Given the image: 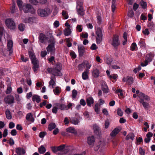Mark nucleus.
<instances>
[{
  "instance_id": "8fccbe9b",
  "label": "nucleus",
  "mask_w": 155,
  "mask_h": 155,
  "mask_svg": "<svg viewBox=\"0 0 155 155\" xmlns=\"http://www.w3.org/2000/svg\"><path fill=\"white\" fill-rule=\"evenodd\" d=\"M65 145L64 144H62L60 146L57 147V150L58 151H61L65 147Z\"/></svg>"
},
{
  "instance_id": "b1692460",
  "label": "nucleus",
  "mask_w": 155,
  "mask_h": 155,
  "mask_svg": "<svg viewBox=\"0 0 155 155\" xmlns=\"http://www.w3.org/2000/svg\"><path fill=\"white\" fill-rule=\"evenodd\" d=\"M66 130V132L68 133H71L75 134H77V131L74 128L71 127L67 128Z\"/></svg>"
},
{
  "instance_id": "13d9d810",
  "label": "nucleus",
  "mask_w": 155,
  "mask_h": 155,
  "mask_svg": "<svg viewBox=\"0 0 155 155\" xmlns=\"http://www.w3.org/2000/svg\"><path fill=\"white\" fill-rule=\"evenodd\" d=\"M133 79L131 77H128L127 78V83L129 84H131L133 83Z\"/></svg>"
},
{
  "instance_id": "e433bc0d",
  "label": "nucleus",
  "mask_w": 155,
  "mask_h": 155,
  "mask_svg": "<svg viewBox=\"0 0 155 155\" xmlns=\"http://www.w3.org/2000/svg\"><path fill=\"white\" fill-rule=\"evenodd\" d=\"M56 127V125L54 123H50L48 126V129L49 130L51 131Z\"/></svg>"
},
{
  "instance_id": "69168bd1",
  "label": "nucleus",
  "mask_w": 155,
  "mask_h": 155,
  "mask_svg": "<svg viewBox=\"0 0 155 155\" xmlns=\"http://www.w3.org/2000/svg\"><path fill=\"white\" fill-rule=\"evenodd\" d=\"M15 126V124L12 122H10L8 125L9 128L10 129H12Z\"/></svg>"
},
{
  "instance_id": "de8ad7c7",
  "label": "nucleus",
  "mask_w": 155,
  "mask_h": 155,
  "mask_svg": "<svg viewBox=\"0 0 155 155\" xmlns=\"http://www.w3.org/2000/svg\"><path fill=\"white\" fill-rule=\"evenodd\" d=\"M78 94V92L76 90L74 89L72 91V98L74 99L76 98Z\"/></svg>"
},
{
  "instance_id": "338daca9",
  "label": "nucleus",
  "mask_w": 155,
  "mask_h": 155,
  "mask_svg": "<svg viewBox=\"0 0 155 155\" xmlns=\"http://www.w3.org/2000/svg\"><path fill=\"white\" fill-rule=\"evenodd\" d=\"M47 54V52L46 51H42L41 52V56L42 58L45 57Z\"/></svg>"
},
{
  "instance_id": "f3484780",
  "label": "nucleus",
  "mask_w": 155,
  "mask_h": 155,
  "mask_svg": "<svg viewBox=\"0 0 155 155\" xmlns=\"http://www.w3.org/2000/svg\"><path fill=\"white\" fill-rule=\"evenodd\" d=\"M86 101L87 105L89 107H91V105L94 102V100L92 97H87L86 99Z\"/></svg>"
},
{
  "instance_id": "72a5a7b5",
  "label": "nucleus",
  "mask_w": 155,
  "mask_h": 155,
  "mask_svg": "<svg viewBox=\"0 0 155 155\" xmlns=\"http://www.w3.org/2000/svg\"><path fill=\"white\" fill-rule=\"evenodd\" d=\"M53 91L55 94L58 95L61 92V88L58 86L56 87L55 89L53 90Z\"/></svg>"
},
{
  "instance_id": "a878e982",
  "label": "nucleus",
  "mask_w": 155,
  "mask_h": 155,
  "mask_svg": "<svg viewBox=\"0 0 155 155\" xmlns=\"http://www.w3.org/2000/svg\"><path fill=\"white\" fill-rule=\"evenodd\" d=\"M70 122L72 124L77 125L79 123V119L77 118H71L70 120Z\"/></svg>"
},
{
  "instance_id": "dca6fc26",
  "label": "nucleus",
  "mask_w": 155,
  "mask_h": 155,
  "mask_svg": "<svg viewBox=\"0 0 155 155\" xmlns=\"http://www.w3.org/2000/svg\"><path fill=\"white\" fill-rule=\"evenodd\" d=\"M38 38L40 41L42 43H45L47 40V37L43 33H41L40 34Z\"/></svg>"
},
{
  "instance_id": "f03ea898",
  "label": "nucleus",
  "mask_w": 155,
  "mask_h": 155,
  "mask_svg": "<svg viewBox=\"0 0 155 155\" xmlns=\"http://www.w3.org/2000/svg\"><path fill=\"white\" fill-rule=\"evenodd\" d=\"M96 34L97 35L96 37V43L97 44H99L102 41L103 37L102 29L100 28H97Z\"/></svg>"
},
{
  "instance_id": "c85d7f7f",
  "label": "nucleus",
  "mask_w": 155,
  "mask_h": 155,
  "mask_svg": "<svg viewBox=\"0 0 155 155\" xmlns=\"http://www.w3.org/2000/svg\"><path fill=\"white\" fill-rule=\"evenodd\" d=\"M33 101H36L37 103H39L41 101L40 97L37 95H34L32 97Z\"/></svg>"
},
{
  "instance_id": "ea45409f",
  "label": "nucleus",
  "mask_w": 155,
  "mask_h": 155,
  "mask_svg": "<svg viewBox=\"0 0 155 155\" xmlns=\"http://www.w3.org/2000/svg\"><path fill=\"white\" fill-rule=\"evenodd\" d=\"M140 5L142 6L143 9H145L146 8L147 4L146 2L143 0H141L140 2Z\"/></svg>"
},
{
  "instance_id": "4be33fe9",
  "label": "nucleus",
  "mask_w": 155,
  "mask_h": 155,
  "mask_svg": "<svg viewBox=\"0 0 155 155\" xmlns=\"http://www.w3.org/2000/svg\"><path fill=\"white\" fill-rule=\"evenodd\" d=\"M140 102L142 104V105L145 110H148L149 107L150 105L148 103L144 101V100L141 99L139 100Z\"/></svg>"
},
{
  "instance_id": "a211bd4d",
  "label": "nucleus",
  "mask_w": 155,
  "mask_h": 155,
  "mask_svg": "<svg viewBox=\"0 0 155 155\" xmlns=\"http://www.w3.org/2000/svg\"><path fill=\"white\" fill-rule=\"evenodd\" d=\"M101 89L103 91V93L107 94L109 92V89L107 84L104 83L102 84L101 86Z\"/></svg>"
},
{
  "instance_id": "bb28decb",
  "label": "nucleus",
  "mask_w": 155,
  "mask_h": 155,
  "mask_svg": "<svg viewBox=\"0 0 155 155\" xmlns=\"http://www.w3.org/2000/svg\"><path fill=\"white\" fill-rule=\"evenodd\" d=\"M120 131V130L117 128H116L114 129L110 134V135L111 137H114Z\"/></svg>"
},
{
  "instance_id": "0eeeda50",
  "label": "nucleus",
  "mask_w": 155,
  "mask_h": 155,
  "mask_svg": "<svg viewBox=\"0 0 155 155\" xmlns=\"http://www.w3.org/2000/svg\"><path fill=\"white\" fill-rule=\"evenodd\" d=\"M22 9L25 13H27L29 12L33 14L35 12L34 8L30 4H27L22 8Z\"/></svg>"
},
{
  "instance_id": "aec40b11",
  "label": "nucleus",
  "mask_w": 155,
  "mask_h": 155,
  "mask_svg": "<svg viewBox=\"0 0 155 155\" xmlns=\"http://www.w3.org/2000/svg\"><path fill=\"white\" fill-rule=\"evenodd\" d=\"M147 26L152 31H155V24L152 21L148 22Z\"/></svg>"
},
{
  "instance_id": "f704fd0d",
  "label": "nucleus",
  "mask_w": 155,
  "mask_h": 155,
  "mask_svg": "<svg viewBox=\"0 0 155 155\" xmlns=\"http://www.w3.org/2000/svg\"><path fill=\"white\" fill-rule=\"evenodd\" d=\"M71 33V30L69 28H68L64 30V34L66 36L70 35Z\"/></svg>"
},
{
  "instance_id": "cd10ccee",
  "label": "nucleus",
  "mask_w": 155,
  "mask_h": 155,
  "mask_svg": "<svg viewBox=\"0 0 155 155\" xmlns=\"http://www.w3.org/2000/svg\"><path fill=\"white\" fill-rule=\"evenodd\" d=\"M88 71L87 69H85V71L82 73V76L83 80H86L89 77L87 74Z\"/></svg>"
},
{
  "instance_id": "09e8293b",
  "label": "nucleus",
  "mask_w": 155,
  "mask_h": 155,
  "mask_svg": "<svg viewBox=\"0 0 155 155\" xmlns=\"http://www.w3.org/2000/svg\"><path fill=\"white\" fill-rule=\"evenodd\" d=\"M62 14L65 19H67L68 18V15L67 14V12L65 11H62Z\"/></svg>"
},
{
  "instance_id": "052dcab7",
  "label": "nucleus",
  "mask_w": 155,
  "mask_h": 155,
  "mask_svg": "<svg viewBox=\"0 0 155 155\" xmlns=\"http://www.w3.org/2000/svg\"><path fill=\"white\" fill-rule=\"evenodd\" d=\"M142 33L144 35H149L150 34V32L148 28H146L143 31Z\"/></svg>"
},
{
  "instance_id": "20e7f679",
  "label": "nucleus",
  "mask_w": 155,
  "mask_h": 155,
  "mask_svg": "<svg viewBox=\"0 0 155 155\" xmlns=\"http://www.w3.org/2000/svg\"><path fill=\"white\" fill-rule=\"evenodd\" d=\"M49 41L51 43L47 47L46 49L48 52H52L55 49L54 39L53 36L51 37V38Z\"/></svg>"
},
{
  "instance_id": "7ed1b4c3",
  "label": "nucleus",
  "mask_w": 155,
  "mask_h": 155,
  "mask_svg": "<svg viewBox=\"0 0 155 155\" xmlns=\"http://www.w3.org/2000/svg\"><path fill=\"white\" fill-rule=\"evenodd\" d=\"M49 9L48 8H39L37 10L38 14L41 17H45L48 16L49 14Z\"/></svg>"
},
{
  "instance_id": "1a4fd4ad",
  "label": "nucleus",
  "mask_w": 155,
  "mask_h": 155,
  "mask_svg": "<svg viewBox=\"0 0 155 155\" xmlns=\"http://www.w3.org/2000/svg\"><path fill=\"white\" fill-rule=\"evenodd\" d=\"M94 132L98 137H100L101 136V131L100 128L97 124L93 125Z\"/></svg>"
},
{
  "instance_id": "603ef678",
  "label": "nucleus",
  "mask_w": 155,
  "mask_h": 155,
  "mask_svg": "<svg viewBox=\"0 0 155 155\" xmlns=\"http://www.w3.org/2000/svg\"><path fill=\"white\" fill-rule=\"evenodd\" d=\"M21 59L22 61L24 62H26L28 60V59L27 58H25L23 54H21Z\"/></svg>"
},
{
  "instance_id": "37998d69",
  "label": "nucleus",
  "mask_w": 155,
  "mask_h": 155,
  "mask_svg": "<svg viewBox=\"0 0 155 155\" xmlns=\"http://www.w3.org/2000/svg\"><path fill=\"white\" fill-rule=\"evenodd\" d=\"M84 62H85L84 66H86V69L88 70L90 69L91 67V64H90L89 62L86 61H84Z\"/></svg>"
},
{
  "instance_id": "9b49d317",
  "label": "nucleus",
  "mask_w": 155,
  "mask_h": 155,
  "mask_svg": "<svg viewBox=\"0 0 155 155\" xmlns=\"http://www.w3.org/2000/svg\"><path fill=\"white\" fill-rule=\"evenodd\" d=\"M7 50L9 52L10 55L13 52L12 47L13 46V42L12 40H9L7 43Z\"/></svg>"
},
{
  "instance_id": "4d7b16f0",
  "label": "nucleus",
  "mask_w": 155,
  "mask_h": 155,
  "mask_svg": "<svg viewBox=\"0 0 155 155\" xmlns=\"http://www.w3.org/2000/svg\"><path fill=\"white\" fill-rule=\"evenodd\" d=\"M29 2L31 4L35 5H38V2L37 0H29Z\"/></svg>"
},
{
  "instance_id": "58836bf2",
  "label": "nucleus",
  "mask_w": 155,
  "mask_h": 155,
  "mask_svg": "<svg viewBox=\"0 0 155 155\" xmlns=\"http://www.w3.org/2000/svg\"><path fill=\"white\" fill-rule=\"evenodd\" d=\"M84 63L85 62L83 61L81 64H79L78 66L79 70L81 71H82L83 70L84 68Z\"/></svg>"
},
{
  "instance_id": "9d476101",
  "label": "nucleus",
  "mask_w": 155,
  "mask_h": 155,
  "mask_svg": "<svg viewBox=\"0 0 155 155\" xmlns=\"http://www.w3.org/2000/svg\"><path fill=\"white\" fill-rule=\"evenodd\" d=\"M5 102L7 104H13L15 102L14 98L12 95H8L4 98Z\"/></svg>"
},
{
  "instance_id": "3c124183",
  "label": "nucleus",
  "mask_w": 155,
  "mask_h": 155,
  "mask_svg": "<svg viewBox=\"0 0 155 155\" xmlns=\"http://www.w3.org/2000/svg\"><path fill=\"white\" fill-rule=\"evenodd\" d=\"M136 47H137L136 44L135 42L133 43L130 46L131 50L132 51H134Z\"/></svg>"
},
{
  "instance_id": "c9c22d12",
  "label": "nucleus",
  "mask_w": 155,
  "mask_h": 155,
  "mask_svg": "<svg viewBox=\"0 0 155 155\" xmlns=\"http://www.w3.org/2000/svg\"><path fill=\"white\" fill-rule=\"evenodd\" d=\"M153 56V54H147L146 56V60L148 62H150L152 61V58Z\"/></svg>"
},
{
  "instance_id": "f257e3e1",
  "label": "nucleus",
  "mask_w": 155,
  "mask_h": 155,
  "mask_svg": "<svg viewBox=\"0 0 155 155\" xmlns=\"http://www.w3.org/2000/svg\"><path fill=\"white\" fill-rule=\"evenodd\" d=\"M62 69V66L60 63L58 62L53 68H48L47 71L48 72L54 76H61L62 74L61 71Z\"/></svg>"
},
{
  "instance_id": "a19ab883",
  "label": "nucleus",
  "mask_w": 155,
  "mask_h": 155,
  "mask_svg": "<svg viewBox=\"0 0 155 155\" xmlns=\"http://www.w3.org/2000/svg\"><path fill=\"white\" fill-rule=\"evenodd\" d=\"M25 28V25L22 23H21L18 25V29L21 31H23Z\"/></svg>"
},
{
  "instance_id": "2f4dec72",
  "label": "nucleus",
  "mask_w": 155,
  "mask_h": 155,
  "mask_svg": "<svg viewBox=\"0 0 155 155\" xmlns=\"http://www.w3.org/2000/svg\"><path fill=\"white\" fill-rule=\"evenodd\" d=\"M38 151L40 153L43 154L46 152V149L43 146V145H41L39 148H38Z\"/></svg>"
},
{
  "instance_id": "79ce46f5",
  "label": "nucleus",
  "mask_w": 155,
  "mask_h": 155,
  "mask_svg": "<svg viewBox=\"0 0 155 155\" xmlns=\"http://www.w3.org/2000/svg\"><path fill=\"white\" fill-rule=\"evenodd\" d=\"M99 104L97 103L95 104L94 107V110L97 114H98L99 113L100 108L99 107Z\"/></svg>"
},
{
  "instance_id": "6ab92c4d",
  "label": "nucleus",
  "mask_w": 155,
  "mask_h": 155,
  "mask_svg": "<svg viewBox=\"0 0 155 155\" xmlns=\"http://www.w3.org/2000/svg\"><path fill=\"white\" fill-rule=\"evenodd\" d=\"M56 106L58 107V109L61 110H66L67 109V105L61 103H56Z\"/></svg>"
},
{
  "instance_id": "a18cd8bd",
  "label": "nucleus",
  "mask_w": 155,
  "mask_h": 155,
  "mask_svg": "<svg viewBox=\"0 0 155 155\" xmlns=\"http://www.w3.org/2000/svg\"><path fill=\"white\" fill-rule=\"evenodd\" d=\"M70 38H66L65 40L66 41L67 43V46L68 47H70L72 46V43L70 42L71 40H70ZM71 40H72V39L71 38Z\"/></svg>"
},
{
  "instance_id": "423d86ee",
  "label": "nucleus",
  "mask_w": 155,
  "mask_h": 155,
  "mask_svg": "<svg viewBox=\"0 0 155 155\" xmlns=\"http://www.w3.org/2000/svg\"><path fill=\"white\" fill-rule=\"evenodd\" d=\"M120 44V41L119 40L118 37L116 35L114 36L111 45L115 49L117 50V47Z\"/></svg>"
},
{
  "instance_id": "6e6552de",
  "label": "nucleus",
  "mask_w": 155,
  "mask_h": 155,
  "mask_svg": "<svg viewBox=\"0 0 155 155\" xmlns=\"http://www.w3.org/2000/svg\"><path fill=\"white\" fill-rule=\"evenodd\" d=\"M5 24L7 27L10 29H14L15 27L14 22L11 19H7L5 20Z\"/></svg>"
},
{
  "instance_id": "5701e85b",
  "label": "nucleus",
  "mask_w": 155,
  "mask_h": 155,
  "mask_svg": "<svg viewBox=\"0 0 155 155\" xmlns=\"http://www.w3.org/2000/svg\"><path fill=\"white\" fill-rule=\"evenodd\" d=\"M94 141V138L93 136H92L91 137H89L87 138V142L89 145L93 144Z\"/></svg>"
},
{
  "instance_id": "4468645a",
  "label": "nucleus",
  "mask_w": 155,
  "mask_h": 155,
  "mask_svg": "<svg viewBox=\"0 0 155 155\" xmlns=\"http://www.w3.org/2000/svg\"><path fill=\"white\" fill-rule=\"evenodd\" d=\"M15 152L18 155H22L25 154V151L24 149L19 147L16 148Z\"/></svg>"
},
{
  "instance_id": "39448f33",
  "label": "nucleus",
  "mask_w": 155,
  "mask_h": 155,
  "mask_svg": "<svg viewBox=\"0 0 155 155\" xmlns=\"http://www.w3.org/2000/svg\"><path fill=\"white\" fill-rule=\"evenodd\" d=\"M77 11L79 15L83 16L84 14V9L83 7V4L81 2H78L77 3Z\"/></svg>"
},
{
  "instance_id": "6e6d98bb",
  "label": "nucleus",
  "mask_w": 155,
  "mask_h": 155,
  "mask_svg": "<svg viewBox=\"0 0 155 155\" xmlns=\"http://www.w3.org/2000/svg\"><path fill=\"white\" fill-rule=\"evenodd\" d=\"M7 143H9L10 146H12L14 144L15 142L13 138L11 137L9 139V140Z\"/></svg>"
},
{
  "instance_id": "774afa93",
  "label": "nucleus",
  "mask_w": 155,
  "mask_h": 155,
  "mask_svg": "<svg viewBox=\"0 0 155 155\" xmlns=\"http://www.w3.org/2000/svg\"><path fill=\"white\" fill-rule=\"evenodd\" d=\"M97 47L96 45L95 44H93L91 47V49L92 50H94L97 49Z\"/></svg>"
},
{
  "instance_id": "2eb2a0df",
  "label": "nucleus",
  "mask_w": 155,
  "mask_h": 155,
  "mask_svg": "<svg viewBox=\"0 0 155 155\" xmlns=\"http://www.w3.org/2000/svg\"><path fill=\"white\" fill-rule=\"evenodd\" d=\"M83 46H78V50L79 53V56L80 57H82L84 53L85 50Z\"/></svg>"
},
{
  "instance_id": "680f3d73",
  "label": "nucleus",
  "mask_w": 155,
  "mask_h": 155,
  "mask_svg": "<svg viewBox=\"0 0 155 155\" xmlns=\"http://www.w3.org/2000/svg\"><path fill=\"white\" fill-rule=\"evenodd\" d=\"M105 128L106 129L107 128L110 124L109 120H107L105 121Z\"/></svg>"
},
{
  "instance_id": "c03bdc74",
  "label": "nucleus",
  "mask_w": 155,
  "mask_h": 155,
  "mask_svg": "<svg viewBox=\"0 0 155 155\" xmlns=\"http://www.w3.org/2000/svg\"><path fill=\"white\" fill-rule=\"evenodd\" d=\"M49 85H51L52 86V88H53L54 86H55L56 84L54 80L51 78V80L49 82Z\"/></svg>"
},
{
  "instance_id": "c756f323",
  "label": "nucleus",
  "mask_w": 155,
  "mask_h": 155,
  "mask_svg": "<svg viewBox=\"0 0 155 155\" xmlns=\"http://www.w3.org/2000/svg\"><path fill=\"white\" fill-rule=\"evenodd\" d=\"M134 135L133 133L131 132L129 133L126 137V140H128L130 139L133 140L134 139Z\"/></svg>"
},
{
  "instance_id": "473e14b6",
  "label": "nucleus",
  "mask_w": 155,
  "mask_h": 155,
  "mask_svg": "<svg viewBox=\"0 0 155 155\" xmlns=\"http://www.w3.org/2000/svg\"><path fill=\"white\" fill-rule=\"evenodd\" d=\"M6 117L7 118L8 120L12 119V114L10 110L8 109L7 110L5 111Z\"/></svg>"
},
{
  "instance_id": "5fc2aeb1",
  "label": "nucleus",
  "mask_w": 155,
  "mask_h": 155,
  "mask_svg": "<svg viewBox=\"0 0 155 155\" xmlns=\"http://www.w3.org/2000/svg\"><path fill=\"white\" fill-rule=\"evenodd\" d=\"M76 28L78 32H81L82 31V26L81 25H78L77 26Z\"/></svg>"
},
{
  "instance_id": "bf43d9fd",
  "label": "nucleus",
  "mask_w": 155,
  "mask_h": 155,
  "mask_svg": "<svg viewBox=\"0 0 155 155\" xmlns=\"http://www.w3.org/2000/svg\"><path fill=\"white\" fill-rule=\"evenodd\" d=\"M117 114L120 116H122L123 115V112L120 108L117 109Z\"/></svg>"
},
{
  "instance_id": "f8f14e48",
  "label": "nucleus",
  "mask_w": 155,
  "mask_h": 155,
  "mask_svg": "<svg viewBox=\"0 0 155 155\" xmlns=\"http://www.w3.org/2000/svg\"><path fill=\"white\" fill-rule=\"evenodd\" d=\"M31 63L33 65V68L34 71L35 72L37 71L39 67V63L38 61L36 59L33 60L31 61Z\"/></svg>"
},
{
  "instance_id": "412c9836",
  "label": "nucleus",
  "mask_w": 155,
  "mask_h": 155,
  "mask_svg": "<svg viewBox=\"0 0 155 155\" xmlns=\"http://www.w3.org/2000/svg\"><path fill=\"white\" fill-rule=\"evenodd\" d=\"M26 119L28 121H31L32 122H33L34 121V119L31 113H29L26 115Z\"/></svg>"
},
{
  "instance_id": "4c0bfd02",
  "label": "nucleus",
  "mask_w": 155,
  "mask_h": 155,
  "mask_svg": "<svg viewBox=\"0 0 155 155\" xmlns=\"http://www.w3.org/2000/svg\"><path fill=\"white\" fill-rule=\"evenodd\" d=\"M17 3L20 10H22V2L21 0H17Z\"/></svg>"
},
{
  "instance_id": "ddd939ff",
  "label": "nucleus",
  "mask_w": 155,
  "mask_h": 155,
  "mask_svg": "<svg viewBox=\"0 0 155 155\" xmlns=\"http://www.w3.org/2000/svg\"><path fill=\"white\" fill-rule=\"evenodd\" d=\"M138 96L140 98V100H141V99L144 100L149 101L150 100V97L149 96L142 92L140 93L138 95Z\"/></svg>"
},
{
  "instance_id": "864d4df0",
  "label": "nucleus",
  "mask_w": 155,
  "mask_h": 155,
  "mask_svg": "<svg viewBox=\"0 0 155 155\" xmlns=\"http://www.w3.org/2000/svg\"><path fill=\"white\" fill-rule=\"evenodd\" d=\"M112 11L113 12H114L116 8V6L115 5V2H114V0H113L112 2V5H111Z\"/></svg>"
},
{
  "instance_id": "e2e57ef3",
  "label": "nucleus",
  "mask_w": 155,
  "mask_h": 155,
  "mask_svg": "<svg viewBox=\"0 0 155 155\" xmlns=\"http://www.w3.org/2000/svg\"><path fill=\"white\" fill-rule=\"evenodd\" d=\"M128 15L130 18H132L134 15V12L132 10L129 11L128 13Z\"/></svg>"
},
{
  "instance_id": "393cba45",
  "label": "nucleus",
  "mask_w": 155,
  "mask_h": 155,
  "mask_svg": "<svg viewBox=\"0 0 155 155\" xmlns=\"http://www.w3.org/2000/svg\"><path fill=\"white\" fill-rule=\"evenodd\" d=\"M99 71L98 69H94L93 70L92 72V75L94 78H97L99 76Z\"/></svg>"
},
{
  "instance_id": "0e129e2a",
  "label": "nucleus",
  "mask_w": 155,
  "mask_h": 155,
  "mask_svg": "<svg viewBox=\"0 0 155 155\" xmlns=\"http://www.w3.org/2000/svg\"><path fill=\"white\" fill-rule=\"evenodd\" d=\"M12 91V88L11 87L9 86L8 87L7 89L6 90V93L7 94H10Z\"/></svg>"
},
{
  "instance_id": "49530a36",
  "label": "nucleus",
  "mask_w": 155,
  "mask_h": 155,
  "mask_svg": "<svg viewBox=\"0 0 155 155\" xmlns=\"http://www.w3.org/2000/svg\"><path fill=\"white\" fill-rule=\"evenodd\" d=\"M47 134V133L45 131L41 132L39 134L38 136L41 138H43Z\"/></svg>"
},
{
  "instance_id": "7c9ffc66",
  "label": "nucleus",
  "mask_w": 155,
  "mask_h": 155,
  "mask_svg": "<svg viewBox=\"0 0 155 155\" xmlns=\"http://www.w3.org/2000/svg\"><path fill=\"white\" fill-rule=\"evenodd\" d=\"M28 55L31 61L37 59L33 52L32 51H28Z\"/></svg>"
}]
</instances>
